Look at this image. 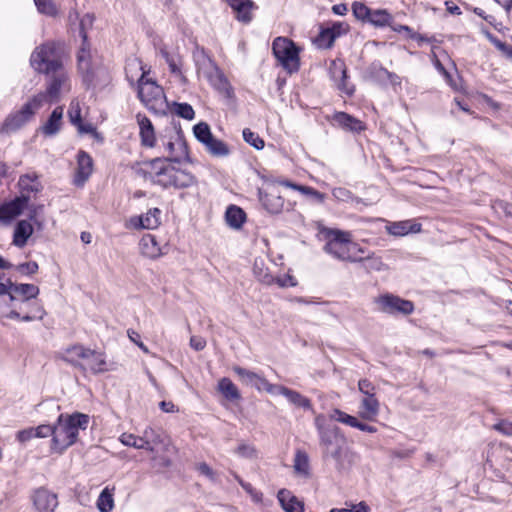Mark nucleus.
Returning a JSON list of instances; mask_svg holds the SVG:
<instances>
[{
    "instance_id": "nucleus-1",
    "label": "nucleus",
    "mask_w": 512,
    "mask_h": 512,
    "mask_svg": "<svg viewBox=\"0 0 512 512\" xmlns=\"http://www.w3.org/2000/svg\"><path fill=\"white\" fill-rule=\"evenodd\" d=\"M317 230L319 239L325 242L323 250L335 259L356 263L361 260L359 254H365V250L352 241L350 232L322 224L317 225Z\"/></svg>"
},
{
    "instance_id": "nucleus-2",
    "label": "nucleus",
    "mask_w": 512,
    "mask_h": 512,
    "mask_svg": "<svg viewBox=\"0 0 512 512\" xmlns=\"http://www.w3.org/2000/svg\"><path fill=\"white\" fill-rule=\"evenodd\" d=\"M89 424L87 414L75 412L71 415L60 414L53 424V438L50 449L52 452L62 454L66 449L77 442L79 431L85 430Z\"/></svg>"
},
{
    "instance_id": "nucleus-3",
    "label": "nucleus",
    "mask_w": 512,
    "mask_h": 512,
    "mask_svg": "<svg viewBox=\"0 0 512 512\" xmlns=\"http://www.w3.org/2000/svg\"><path fill=\"white\" fill-rule=\"evenodd\" d=\"M132 447L146 450L154 466L158 467H168L175 453V447L168 437L160 429L152 427H147L141 436L135 435V445Z\"/></svg>"
},
{
    "instance_id": "nucleus-4",
    "label": "nucleus",
    "mask_w": 512,
    "mask_h": 512,
    "mask_svg": "<svg viewBox=\"0 0 512 512\" xmlns=\"http://www.w3.org/2000/svg\"><path fill=\"white\" fill-rule=\"evenodd\" d=\"M61 359L75 368L90 371L93 374H102L112 370V363L107 361L104 352L87 348L82 344L67 347Z\"/></svg>"
},
{
    "instance_id": "nucleus-5",
    "label": "nucleus",
    "mask_w": 512,
    "mask_h": 512,
    "mask_svg": "<svg viewBox=\"0 0 512 512\" xmlns=\"http://www.w3.org/2000/svg\"><path fill=\"white\" fill-rule=\"evenodd\" d=\"M315 426L325 455L340 462L345 450V438L340 434V429L336 425L327 423L322 414L315 417Z\"/></svg>"
},
{
    "instance_id": "nucleus-6",
    "label": "nucleus",
    "mask_w": 512,
    "mask_h": 512,
    "mask_svg": "<svg viewBox=\"0 0 512 512\" xmlns=\"http://www.w3.org/2000/svg\"><path fill=\"white\" fill-rule=\"evenodd\" d=\"M142 72L137 80V96L141 103L153 113H164L168 103L163 88L156 81L146 78Z\"/></svg>"
},
{
    "instance_id": "nucleus-7",
    "label": "nucleus",
    "mask_w": 512,
    "mask_h": 512,
    "mask_svg": "<svg viewBox=\"0 0 512 512\" xmlns=\"http://www.w3.org/2000/svg\"><path fill=\"white\" fill-rule=\"evenodd\" d=\"M46 103V95L38 93L34 95L22 108L16 112H12L3 121L0 127V133L9 134L16 132L27 124L36 112Z\"/></svg>"
},
{
    "instance_id": "nucleus-8",
    "label": "nucleus",
    "mask_w": 512,
    "mask_h": 512,
    "mask_svg": "<svg viewBox=\"0 0 512 512\" xmlns=\"http://www.w3.org/2000/svg\"><path fill=\"white\" fill-rule=\"evenodd\" d=\"M30 64L36 72L46 75L63 69L60 54L52 42L36 47L31 54Z\"/></svg>"
},
{
    "instance_id": "nucleus-9",
    "label": "nucleus",
    "mask_w": 512,
    "mask_h": 512,
    "mask_svg": "<svg viewBox=\"0 0 512 512\" xmlns=\"http://www.w3.org/2000/svg\"><path fill=\"white\" fill-rule=\"evenodd\" d=\"M272 50L279 64L292 74L300 68L299 49L294 42L284 37H277L272 44Z\"/></svg>"
},
{
    "instance_id": "nucleus-10",
    "label": "nucleus",
    "mask_w": 512,
    "mask_h": 512,
    "mask_svg": "<svg viewBox=\"0 0 512 512\" xmlns=\"http://www.w3.org/2000/svg\"><path fill=\"white\" fill-rule=\"evenodd\" d=\"M196 184L197 179L192 173L176 168L167 163V160H164L161 176L160 179H158L159 186L165 189L171 187L175 189H184Z\"/></svg>"
},
{
    "instance_id": "nucleus-11",
    "label": "nucleus",
    "mask_w": 512,
    "mask_h": 512,
    "mask_svg": "<svg viewBox=\"0 0 512 512\" xmlns=\"http://www.w3.org/2000/svg\"><path fill=\"white\" fill-rule=\"evenodd\" d=\"M92 21L93 18L89 14H86L80 21V35L83 38V44L77 55L78 69L82 74L83 82L87 85V87L93 85L94 73L91 69V54L89 45L87 43V34L84 30V27L86 24L91 25Z\"/></svg>"
},
{
    "instance_id": "nucleus-12",
    "label": "nucleus",
    "mask_w": 512,
    "mask_h": 512,
    "mask_svg": "<svg viewBox=\"0 0 512 512\" xmlns=\"http://www.w3.org/2000/svg\"><path fill=\"white\" fill-rule=\"evenodd\" d=\"M378 309L387 314L410 315L414 311V304L393 294H384L375 299Z\"/></svg>"
},
{
    "instance_id": "nucleus-13",
    "label": "nucleus",
    "mask_w": 512,
    "mask_h": 512,
    "mask_svg": "<svg viewBox=\"0 0 512 512\" xmlns=\"http://www.w3.org/2000/svg\"><path fill=\"white\" fill-rule=\"evenodd\" d=\"M259 199L264 209L271 214H279L285 209V201L278 186L271 185L259 191Z\"/></svg>"
},
{
    "instance_id": "nucleus-14",
    "label": "nucleus",
    "mask_w": 512,
    "mask_h": 512,
    "mask_svg": "<svg viewBox=\"0 0 512 512\" xmlns=\"http://www.w3.org/2000/svg\"><path fill=\"white\" fill-rule=\"evenodd\" d=\"M165 152L168 156L164 157L167 163H180L182 160L188 158V146L183 136L180 133H176L174 137H171L166 143H164Z\"/></svg>"
},
{
    "instance_id": "nucleus-15",
    "label": "nucleus",
    "mask_w": 512,
    "mask_h": 512,
    "mask_svg": "<svg viewBox=\"0 0 512 512\" xmlns=\"http://www.w3.org/2000/svg\"><path fill=\"white\" fill-rule=\"evenodd\" d=\"M93 167L92 157L86 151L80 150L77 154V167L73 179L74 185L82 187L90 178Z\"/></svg>"
},
{
    "instance_id": "nucleus-16",
    "label": "nucleus",
    "mask_w": 512,
    "mask_h": 512,
    "mask_svg": "<svg viewBox=\"0 0 512 512\" xmlns=\"http://www.w3.org/2000/svg\"><path fill=\"white\" fill-rule=\"evenodd\" d=\"M163 163L164 159L155 158L138 164V166L134 168V171L138 177L158 185Z\"/></svg>"
},
{
    "instance_id": "nucleus-17",
    "label": "nucleus",
    "mask_w": 512,
    "mask_h": 512,
    "mask_svg": "<svg viewBox=\"0 0 512 512\" xmlns=\"http://www.w3.org/2000/svg\"><path fill=\"white\" fill-rule=\"evenodd\" d=\"M139 246L142 255L149 259L154 260L167 254V246H160L156 237L152 234L143 235Z\"/></svg>"
},
{
    "instance_id": "nucleus-18",
    "label": "nucleus",
    "mask_w": 512,
    "mask_h": 512,
    "mask_svg": "<svg viewBox=\"0 0 512 512\" xmlns=\"http://www.w3.org/2000/svg\"><path fill=\"white\" fill-rule=\"evenodd\" d=\"M33 504L38 512H53L58 505L57 496L41 488L35 491Z\"/></svg>"
},
{
    "instance_id": "nucleus-19",
    "label": "nucleus",
    "mask_w": 512,
    "mask_h": 512,
    "mask_svg": "<svg viewBox=\"0 0 512 512\" xmlns=\"http://www.w3.org/2000/svg\"><path fill=\"white\" fill-rule=\"evenodd\" d=\"M160 216L161 210L152 208L144 215L132 217L130 224L135 229H156L161 223Z\"/></svg>"
},
{
    "instance_id": "nucleus-20",
    "label": "nucleus",
    "mask_w": 512,
    "mask_h": 512,
    "mask_svg": "<svg viewBox=\"0 0 512 512\" xmlns=\"http://www.w3.org/2000/svg\"><path fill=\"white\" fill-rule=\"evenodd\" d=\"M329 417L331 420L343 423V424L348 425L353 428H357L364 432H368V433H376L377 432V428L375 426L365 424V423L359 421L356 417L349 415L340 409H334L330 413Z\"/></svg>"
},
{
    "instance_id": "nucleus-21",
    "label": "nucleus",
    "mask_w": 512,
    "mask_h": 512,
    "mask_svg": "<svg viewBox=\"0 0 512 512\" xmlns=\"http://www.w3.org/2000/svg\"><path fill=\"white\" fill-rule=\"evenodd\" d=\"M136 119L139 125L141 144L149 148L154 147L156 143V136L152 122L146 115L141 113L136 115Z\"/></svg>"
},
{
    "instance_id": "nucleus-22",
    "label": "nucleus",
    "mask_w": 512,
    "mask_h": 512,
    "mask_svg": "<svg viewBox=\"0 0 512 512\" xmlns=\"http://www.w3.org/2000/svg\"><path fill=\"white\" fill-rule=\"evenodd\" d=\"M51 80L47 86L46 92H42L46 95V102L50 101H56L59 97L61 87L66 83L68 80V75L66 71L63 69L50 73Z\"/></svg>"
},
{
    "instance_id": "nucleus-23",
    "label": "nucleus",
    "mask_w": 512,
    "mask_h": 512,
    "mask_svg": "<svg viewBox=\"0 0 512 512\" xmlns=\"http://www.w3.org/2000/svg\"><path fill=\"white\" fill-rule=\"evenodd\" d=\"M329 72L331 78L333 79L334 82H336L337 87L341 91H344L348 95H351L353 93V89H348L346 87L347 70L344 61L340 59H335L331 61Z\"/></svg>"
},
{
    "instance_id": "nucleus-24",
    "label": "nucleus",
    "mask_w": 512,
    "mask_h": 512,
    "mask_svg": "<svg viewBox=\"0 0 512 512\" xmlns=\"http://www.w3.org/2000/svg\"><path fill=\"white\" fill-rule=\"evenodd\" d=\"M27 202L26 197L16 198L0 206V221L10 222L19 216Z\"/></svg>"
},
{
    "instance_id": "nucleus-25",
    "label": "nucleus",
    "mask_w": 512,
    "mask_h": 512,
    "mask_svg": "<svg viewBox=\"0 0 512 512\" xmlns=\"http://www.w3.org/2000/svg\"><path fill=\"white\" fill-rule=\"evenodd\" d=\"M238 21L249 23L252 20L254 3L251 0H227Z\"/></svg>"
},
{
    "instance_id": "nucleus-26",
    "label": "nucleus",
    "mask_w": 512,
    "mask_h": 512,
    "mask_svg": "<svg viewBox=\"0 0 512 512\" xmlns=\"http://www.w3.org/2000/svg\"><path fill=\"white\" fill-rule=\"evenodd\" d=\"M380 404L376 396H364L360 402L359 416L368 421H373L379 414Z\"/></svg>"
},
{
    "instance_id": "nucleus-27",
    "label": "nucleus",
    "mask_w": 512,
    "mask_h": 512,
    "mask_svg": "<svg viewBox=\"0 0 512 512\" xmlns=\"http://www.w3.org/2000/svg\"><path fill=\"white\" fill-rule=\"evenodd\" d=\"M333 121L339 127L351 132H360L365 128L362 121L345 112H336L333 115Z\"/></svg>"
},
{
    "instance_id": "nucleus-28",
    "label": "nucleus",
    "mask_w": 512,
    "mask_h": 512,
    "mask_svg": "<svg viewBox=\"0 0 512 512\" xmlns=\"http://www.w3.org/2000/svg\"><path fill=\"white\" fill-rule=\"evenodd\" d=\"M421 224L413 220H404L393 222L387 226V231L393 236H405L409 233H418L421 231Z\"/></svg>"
},
{
    "instance_id": "nucleus-29",
    "label": "nucleus",
    "mask_w": 512,
    "mask_h": 512,
    "mask_svg": "<svg viewBox=\"0 0 512 512\" xmlns=\"http://www.w3.org/2000/svg\"><path fill=\"white\" fill-rule=\"evenodd\" d=\"M62 116H63V108L62 107H56L50 117L48 118V120L46 121V123L41 126L40 130L42 132L43 135L45 136H54L56 135L60 129H61V125H62Z\"/></svg>"
},
{
    "instance_id": "nucleus-30",
    "label": "nucleus",
    "mask_w": 512,
    "mask_h": 512,
    "mask_svg": "<svg viewBox=\"0 0 512 512\" xmlns=\"http://www.w3.org/2000/svg\"><path fill=\"white\" fill-rule=\"evenodd\" d=\"M10 283V300L14 301L16 295L24 297V301L36 298L39 294V288L34 284H16L9 280Z\"/></svg>"
},
{
    "instance_id": "nucleus-31",
    "label": "nucleus",
    "mask_w": 512,
    "mask_h": 512,
    "mask_svg": "<svg viewBox=\"0 0 512 512\" xmlns=\"http://www.w3.org/2000/svg\"><path fill=\"white\" fill-rule=\"evenodd\" d=\"M278 395H283L291 404H293L296 407H300L305 410L312 409L311 400L295 390L289 389L285 386H281Z\"/></svg>"
},
{
    "instance_id": "nucleus-32",
    "label": "nucleus",
    "mask_w": 512,
    "mask_h": 512,
    "mask_svg": "<svg viewBox=\"0 0 512 512\" xmlns=\"http://www.w3.org/2000/svg\"><path fill=\"white\" fill-rule=\"evenodd\" d=\"M278 500L286 512H304V506L290 491L282 489L278 492Z\"/></svg>"
},
{
    "instance_id": "nucleus-33",
    "label": "nucleus",
    "mask_w": 512,
    "mask_h": 512,
    "mask_svg": "<svg viewBox=\"0 0 512 512\" xmlns=\"http://www.w3.org/2000/svg\"><path fill=\"white\" fill-rule=\"evenodd\" d=\"M33 233V226L27 220H21L17 223L14 235H13V244L19 248H23L29 237Z\"/></svg>"
},
{
    "instance_id": "nucleus-34",
    "label": "nucleus",
    "mask_w": 512,
    "mask_h": 512,
    "mask_svg": "<svg viewBox=\"0 0 512 512\" xmlns=\"http://www.w3.org/2000/svg\"><path fill=\"white\" fill-rule=\"evenodd\" d=\"M18 185L22 193H27V196H25L27 199L29 198V194L37 193L42 189V185L38 180V175L34 172L21 175Z\"/></svg>"
},
{
    "instance_id": "nucleus-35",
    "label": "nucleus",
    "mask_w": 512,
    "mask_h": 512,
    "mask_svg": "<svg viewBox=\"0 0 512 512\" xmlns=\"http://www.w3.org/2000/svg\"><path fill=\"white\" fill-rule=\"evenodd\" d=\"M142 72H147L142 61L138 58L129 59L125 66L126 78L131 86H137V80Z\"/></svg>"
},
{
    "instance_id": "nucleus-36",
    "label": "nucleus",
    "mask_w": 512,
    "mask_h": 512,
    "mask_svg": "<svg viewBox=\"0 0 512 512\" xmlns=\"http://www.w3.org/2000/svg\"><path fill=\"white\" fill-rule=\"evenodd\" d=\"M340 25H334L332 28L321 30L315 43L319 48L327 49L332 47L336 37L340 34Z\"/></svg>"
},
{
    "instance_id": "nucleus-37",
    "label": "nucleus",
    "mask_w": 512,
    "mask_h": 512,
    "mask_svg": "<svg viewBox=\"0 0 512 512\" xmlns=\"http://www.w3.org/2000/svg\"><path fill=\"white\" fill-rule=\"evenodd\" d=\"M293 467H294L296 474L299 477H308L309 476V468H310L309 457L305 451L300 450V449H298L296 451L295 456H294Z\"/></svg>"
},
{
    "instance_id": "nucleus-38",
    "label": "nucleus",
    "mask_w": 512,
    "mask_h": 512,
    "mask_svg": "<svg viewBox=\"0 0 512 512\" xmlns=\"http://www.w3.org/2000/svg\"><path fill=\"white\" fill-rule=\"evenodd\" d=\"M245 212L235 205H231L227 208L225 218L227 224L232 228H240L245 221Z\"/></svg>"
},
{
    "instance_id": "nucleus-39",
    "label": "nucleus",
    "mask_w": 512,
    "mask_h": 512,
    "mask_svg": "<svg viewBox=\"0 0 512 512\" xmlns=\"http://www.w3.org/2000/svg\"><path fill=\"white\" fill-rule=\"evenodd\" d=\"M218 389L223 396L230 401L241 398L238 388L229 378L224 377L220 379L218 382Z\"/></svg>"
},
{
    "instance_id": "nucleus-40",
    "label": "nucleus",
    "mask_w": 512,
    "mask_h": 512,
    "mask_svg": "<svg viewBox=\"0 0 512 512\" xmlns=\"http://www.w3.org/2000/svg\"><path fill=\"white\" fill-rule=\"evenodd\" d=\"M208 62L213 68V72L207 75L209 82L218 90H226L229 85L226 77L211 59Z\"/></svg>"
},
{
    "instance_id": "nucleus-41",
    "label": "nucleus",
    "mask_w": 512,
    "mask_h": 512,
    "mask_svg": "<svg viewBox=\"0 0 512 512\" xmlns=\"http://www.w3.org/2000/svg\"><path fill=\"white\" fill-rule=\"evenodd\" d=\"M254 276L265 285H272L275 278L270 274L268 268L265 267L263 260L256 259L253 264Z\"/></svg>"
},
{
    "instance_id": "nucleus-42",
    "label": "nucleus",
    "mask_w": 512,
    "mask_h": 512,
    "mask_svg": "<svg viewBox=\"0 0 512 512\" xmlns=\"http://www.w3.org/2000/svg\"><path fill=\"white\" fill-rule=\"evenodd\" d=\"M206 150L214 157H226L230 154L228 145L215 137L205 145Z\"/></svg>"
},
{
    "instance_id": "nucleus-43",
    "label": "nucleus",
    "mask_w": 512,
    "mask_h": 512,
    "mask_svg": "<svg viewBox=\"0 0 512 512\" xmlns=\"http://www.w3.org/2000/svg\"><path fill=\"white\" fill-rule=\"evenodd\" d=\"M363 254L359 255L361 257V260H359V263H362L363 268L367 272H373V271H382L386 268V265L383 263L381 257L375 256L374 254L362 256Z\"/></svg>"
},
{
    "instance_id": "nucleus-44",
    "label": "nucleus",
    "mask_w": 512,
    "mask_h": 512,
    "mask_svg": "<svg viewBox=\"0 0 512 512\" xmlns=\"http://www.w3.org/2000/svg\"><path fill=\"white\" fill-rule=\"evenodd\" d=\"M115 487H106L99 495L97 507L101 512H110L114 507L113 492Z\"/></svg>"
},
{
    "instance_id": "nucleus-45",
    "label": "nucleus",
    "mask_w": 512,
    "mask_h": 512,
    "mask_svg": "<svg viewBox=\"0 0 512 512\" xmlns=\"http://www.w3.org/2000/svg\"><path fill=\"white\" fill-rule=\"evenodd\" d=\"M282 184L285 185L286 187H291V188H293L295 190H298L302 194L310 196L313 200H315L318 203H323L325 201V198H326L325 194L319 192L318 190H316V189H314L312 187L298 185V184H295V183H291L289 181L282 182Z\"/></svg>"
},
{
    "instance_id": "nucleus-46",
    "label": "nucleus",
    "mask_w": 512,
    "mask_h": 512,
    "mask_svg": "<svg viewBox=\"0 0 512 512\" xmlns=\"http://www.w3.org/2000/svg\"><path fill=\"white\" fill-rule=\"evenodd\" d=\"M193 133L196 139L206 145L214 137L211 133L210 127L205 122H200L193 127Z\"/></svg>"
},
{
    "instance_id": "nucleus-47",
    "label": "nucleus",
    "mask_w": 512,
    "mask_h": 512,
    "mask_svg": "<svg viewBox=\"0 0 512 512\" xmlns=\"http://www.w3.org/2000/svg\"><path fill=\"white\" fill-rule=\"evenodd\" d=\"M391 21H392L391 15L385 10H376V11H371V13H370L369 22L375 26H380V27H383L386 25L391 26L392 25Z\"/></svg>"
},
{
    "instance_id": "nucleus-48",
    "label": "nucleus",
    "mask_w": 512,
    "mask_h": 512,
    "mask_svg": "<svg viewBox=\"0 0 512 512\" xmlns=\"http://www.w3.org/2000/svg\"><path fill=\"white\" fill-rule=\"evenodd\" d=\"M253 386L259 391H266L269 394L277 395L282 385L271 384L266 378L258 375Z\"/></svg>"
},
{
    "instance_id": "nucleus-49",
    "label": "nucleus",
    "mask_w": 512,
    "mask_h": 512,
    "mask_svg": "<svg viewBox=\"0 0 512 512\" xmlns=\"http://www.w3.org/2000/svg\"><path fill=\"white\" fill-rule=\"evenodd\" d=\"M487 39L499 50L503 53V55L512 60V45L506 44L505 42H502L497 37H495L492 33L486 32L485 33Z\"/></svg>"
},
{
    "instance_id": "nucleus-50",
    "label": "nucleus",
    "mask_w": 512,
    "mask_h": 512,
    "mask_svg": "<svg viewBox=\"0 0 512 512\" xmlns=\"http://www.w3.org/2000/svg\"><path fill=\"white\" fill-rule=\"evenodd\" d=\"M333 197L341 202H356L359 203L360 199L353 195V193L344 188V187H336L332 190Z\"/></svg>"
},
{
    "instance_id": "nucleus-51",
    "label": "nucleus",
    "mask_w": 512,
    "mask_h": 512,
    "mask_svg": "<svg viewBox=\"0 0 512 512\" xmlns=\"http://www.w3.org/2000/svg\"><path fill=\"white\" fill-rule=\"evenodd\" d=\"M243 138L248 144H250L257 150H261L264 148V140L260 138L257 133L253 132L249 128H245L243 130Z\"/></svg>"
},
{
    "instance_id": "nucleus-52",
    "label": "nucleus",
    "mask_w": 512,
    "mask_h": 512,
    "mask_svg": "<svg viewBox=\"0 0 512 512\" xmlns=\"http://www.w3.org/2000/svg\"><path fill=\"white\" fill-rule=\"evenodd\" d=\"M174 113L186 120H192L195 117V112L192 106L188 103H174Z\"/></svg>"
},
{
    "instance_id": "nucleus-53",
    "label": "nucleus",
    "mask_w": 512,
    "mask_h": 512,
    "mask_svg": "<svg viewBox=\"0 0 512 512\" xmlns=\"http://www.w3.org/2000/svg\"><path fill=\"white\" fill-rule=\"evenodd\" d=\"M34 2L40 13L49 16H55L57 14V8L52 0H34Z\"/></svg>"
},
{
    "instance_id": "nucleus-54",
    "label": "nucleus",
    "mask_w": 512,
    "mask_h": 512,
    "mask_svg": "<svg viewBox=\"0 0 512 512\" xmlns=\"http://www.w3.org/2000/svg\"><path fill=\"white\" fill-rule=\"evenodd\" d=\"M233 371L241 378V380L250 385H253L254 381H256L258 377V374L240 366L233 367Z\"/></svg>"
},
{
    "instance_id": "nucleus-55",
    "label": "nucleus",
    "mask_w": 512,
    "mask_h": 512,
    "mask_svg": "<svg viewBox=\"0 0 512 512\" xmlns=\"http://www.w3.org/2000/svg\"><path fill=\"white\" fill-rule=\"evenodd\" d=\"M236 453L244 458L253 459L257 457V450L256 448L247 443H241L236 449Z\"/></svg>"
},
{
    "instance_id": "nucleus-56",
    "label": "nucleus",
    "mask_w": 512,
    "mask_h": 512,
    "mask_svg": "<svg viewBox=\"0 0 512 512\" xmlns=\"http://www.w3.org/2000/svg\"><path fill=\"white\" fill-rule=\"evenodd\" d=\"M358 389L363 394V396H375L376 395V387L368 379L359 380Z\"/></svg>"
},
{
    "instance_id": "nucleus-57",
    "label": "nucleus",
    "mask_w": 512,
    "mask_h": 512,
    "mask_svg": "<svg viewBox=\"0 0 512 512\" xmlns=\"http://www.w3.org/2000/svg\"><path fill=\"white\" fill-rule=\"evenodd\" d=\"M492 208L498 214H504L505 216L512 217V204L505 202L503 200H496L492 204Z\"/></svg>"
},
{
    "instance_id": "nucleus-58",
    "label": "nucleus",
    "mask_w": 512,
    "mask_h": 512,
    "mask_svg": "<svg viewBox=\"0 0 512 512\" xmlns=\"http://www.w3.org/2000/svg\"><path fill=\"white\" fill-rule=\"evenodd\" d=\"M35 438H46L51 436L53 438V425L41 424L33 427Z\"/></svg>"
},
{
    "instance_id": "nucleus-59",
    "label": "nucleus",
    "mask_w": 512,
    "mask_h": 512,
    "mask_svg": "<svg viewBox=\"0 0 512 512\" xmlns=\"http://www.w3.org/2000/svg\"><path fill=\"white\" fill-rule=\"evenodd\" d=\"M352 9H353L354 15L358 19H366V18L369 19L371 11L363 3H360V2L353 3Z\"/></svg>"
},
{
    "instance_id": "nucleus-60",
    "label": "nucleus",
    "mask_w": 512,
    "mask_h": 512,
    "mask_svg": "<svg viewBox=\"0 0 512 512\" xmlns=\"http://www.w3.org/2000/svg\"><path fill=\"white\" fill-rule=\"evenodd\" d=\"M38 264L35 261H30L26 263L19 264L16 269L21 274L32 275L38 271Z\"/></svg>"
},
{
    "instance_id": "nucleus-61",
    "label": "nucleus",
    "mask_w": 512,
    "mask_h": 512,
    "mask_svg": "<svg viewBox=\"0 0 512 512\" xmlns=\"http://www.w3.org/2000/svg\"><path fill=\"white\" fill-rule=\"evenodd\" d=\"M369 510L366 502L361 501L358 504L352 505L351 508L331 509L330 512H369Z\"/></svg>"
},
{
    "instance_id": "nucleus-62",
    "label": "nucleus",
    "mask_w": 512,
    "mask_h": 512,
    "mask_svg": "<svg viewBox=\"0 0 512 512\" xmlns=\"http://www.w3.org/2000/svg\"><path fill=\"white\" fill-rule=\"evenodd\" d=\"M16 438L19 442L25 443L30 441L32 438H35L33 427L23 429L17 432Z\"/></svg>"
},
{
    "instance_id": "nucleus-63",
    "label": "nucleus",
    "mask_w": 512,
    "mask_h": 512,
    "mask_svg": "<svg viewBox=\"0 0 512 512\" xmlns=\"http://www.w3.org/2000/svg\"><path fill=\"white\" fill-rule=\"evenodd\" d=\"M243 489L249 493L252 497V499L255 501V502H261L262 501V493L256 491L255 489H253L252 485L250 482H240Z\"/></svg>"
},
{
    "instance_id": "nucleus-64",
    "label": "nucleus",
    "mask_w": 512,
    "mask_h": 512,
    "mask_svg": "<svg viewBox=\"0 0 512 512\" xmlns=\"http://www.w3.org/2000/svg\"><path fill=\"white\" fill-rule=\"evenodd\" d=\"M494 428L504 435H512V423L508 421H501L495 424Z\"/></svg>"
}]
</instances>
